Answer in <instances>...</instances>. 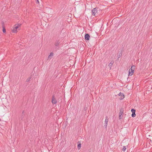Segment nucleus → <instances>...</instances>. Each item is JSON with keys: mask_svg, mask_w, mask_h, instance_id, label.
<instances>
[{"mask_svg": "<svg viewBox=\"0 0 152 152\" xmlns=\"http://www.w3.org/2000/svg\"><path fill=\"white\" fill-rule=\"evenodd\" d=\"M118 95L119 96H122L123 97H121L120 98V99L121 100L123 99L124 97V95L123 94V93H122L121 92H120L118 94Z\"/></svg>", "mask_w": 152, "mask_h": 152, "instance_id": "obj_8", "label": "nucleus"}, {"mask_svg": "<svg viewBox=\"0 0 152 152\" xmlns=\"http://www.w3.org/2000/svg\"><path fill=\"white\" fill-rule=\"evenodd\" d=\"M123 113L124 109L123 108H121L119 114H121V115H122L123 114Z\"/></svg>", "mask_w": 152, "mask_h": 152, "instance_id": "obj_9", "label": "nucleus"}, {"mask_svg": "<svg viewBox=\"0 0 152 152\" xmlns=\"http://www.w3.org/2000/svg\"><path fill=\"white\" fill-rule=\"evenodd\" d=\"M126 149V146H124L123 147V148L122 149V150L124 151H125Z\"/></svg>", "mask_w": 152, "mask_h": 152, "instance_id": "obj_16", "label": "nucleus"}, {"mask_svg": "<svg viewBox=\"0 0 152 152\" xmlns=\"http://www.w3.org/2000/svg\"><path fill=\"white\" fill-rule=\"evenodd\" d=\"M122 115H121V114H119V119H121L122 118V117L121 116Z\"/></svg>", "mask_w": 152, "mask_h": 152, "instance_id": "obj_21", "label": "nucleus"}, {"mask_svg": "<svg viewBox=\"0 0 152 152\" xmlns=\"http://www.w3.org/2000/svg\"><path fill=\"white\" fill-rule=\"evenodd\" d=\"M36 3L37 4H39V1L38 0H37L36 1Z\"/></svg>", "mask_w": 152, "mask_h": 152, "instance_id": "obj_24", "label": "nucleus"}, {"mask_svg": "<svg viewBox=\"0 0 152 152\" xmlns=\"http://www.w3.org/2000/svg\"><path fill=\"white\" fill-rule=\"evenodd\" d=\"M98 8L96 7L94 8L91 10V13L94 16H98Z\"/></svg>", "mask_w": 152, "mask_h": 152, "instance_id": "obj_2", "label": "nucleus"}, {"mask_svg": "<svg viewBox=\"0 0 152 152\" xmlns=\"http://www.w3.org/2000/svg\"><path fill=\"white\" fill-rule=\"evenodd\" d=\"M12 32L13 33H16L17 32V29H15L14 28H13V29L12 30Z\"/></svg>", "mask_w": 152, "mask_h": 152, "instance_id": "obj_13", "label": "nucleus"}, {"mask_svg": "<svg viewBox=\"0 0 152 152\" xmlns=\"http://www.w3.org/2000/svg\"><path fill=\"white\" fill-rule=\"evenodd\" d=\"M31 79V77H28V78L27 80H26V81L27 82H29L30 80V79Z\"/></svg>", "mask_w": 152, "mask_h": 152, "instance_id": "obj_20", "label": "nucleus"}, {"mask_svg": "<svg viewBox=\"0 0 152 152\" xmlns=\"http://www.w3.org/2000/svg\"><path fill=\"white\" fill-rule=\"evenodd\" d=\"M90 36L88 34H86L85 35V38L86 40H88L90 39Z\"/></svg>", "mask_w": 152, "mask_h": 152, "instance_id": "obj_5", "label": "nucleus"}, {"mask_svg": "<svg viewBox=\"0 0 152 152\" xmlns=\"http://www.w3.org/2000/svg\"><path fill=\"white\" fill-rule=\"evenodd\" d=\"M61 42V39L56 40L54 43L55 48L56 50L58 48L60 43Z\"/></svg>", "mask_w": 152, "mask_h": 152, "instance_id": "obj_1", "label": "nucleus"}, {"mask_svg": "<svg viewBox=\"0 0 152 152\" xmlns=\"http://www.w3.org/2000/svg\"><path fill=\"white\" fill-rule=\"evenodd\" d=\"M53 52H51L50 53V55L49 56L48 60H50L53 57Z\"/></svg>", "mask_w": 152, "mask_h": 152, "instance_id": "obj_7", "label": "nucleus"}, {"mask_svg": "<svg viewBox=\"0 0 152 152\" xmlns=\"http://www.w3.org/2000/svg\"><path fill=\"white\" fill-rule=\"evenodd\" d=\"M135 67V66L133 65L131 66V69H132L133 70H134Z\"/></svg>", "mask_w": 152, "mask_h": 152, "instance_id": "obj_19", "label": "nucleus"}, {"mask_svg": "<svg viewBox=\"0 0 152 152\" xmlns=\"http://www.w3.org/2000/svg\"><path fill=\"white\" fill-rule=\"evenodd\" d=\"M131 111L132 112V113H135L136 110L135 109H131Z\"/></svg>", "mask_w": 152, "mask_h": 152, "instance_id": "obj_18", "label": "nucleus"}, {"mask_svg": "<svg viewBox=\"0 0 152 152\" xmlns=\"http://www.w3.org/2000/svg\"><path fill=\"white\" fill-rule=\"evenodd\" d=\"M79 142H77V148L79 150L81 148V144L79 143Z\"/></svg>", "mask_w": 152, "mask_h": 152, "instance_id": "obj_11", "label": "nucleus"}, {"mask_svg": "<svg viewBox=\"0 0 152 152\" xmlns=\"http://www.w3.org/2000/svg\"><path fill=\"white\" fill-rule=\"evenodd\" d=\"M113 61H111L108 65L110 67V69L111 68V67L112 66L113 64Z\"/></svg>", "mask_w": 152, "mask_h": 152, "instance_id": "obj_12", "label": "nucleus"}, {"mask_svg": "<svg viewBox=\"0 0 152 152\" xmlns=\"http://www.w3.org/2000/svg\"><path fill=\"white\" fill-rule=\"evenodd\" d=\"M122 56V54L121 53H119L118 56V58H120L121 56Z\"/></svg>", "mask_w": 152, "mask_h": 152, "instance_id": "obj_22", "label": "nucleus"}, {"mask_svg": "<svg viewBox=\"0 0 152 152\" xmlns=\"http://www.w3.org/2000/svg\"><path fill=\"white\" fill-rule=\"evenodd\" d=\"M2 27H3L2 31H3V32L4 33H5L6 32V30L5 29L4 27V26H3Z\"/></svg>", "mask_w": 152, "mask_h": 152, "instance_id": "obj_14", "label": "nucleus"}, {"mask_svg": "<svg viewBox=\"0 0 152 152\" xmlns=\"http://www.w3.org/2000/svg\"><path fill=\"white\" fill-rule=\"evenodd\" d=\"M20 25L21 24H16L14 26V28H15V29H17L19 28V26H20Z\"/></svg>", "mask_w": 152, "mask_h": 152, "instance_id": "obj_10", "label": "nucleus"}, {"mask_svg": "<svg viewBox=\"0 0 152 152\" xmlns=\"http://www.w3.org/2000/svg\"><path fill=\"white\" fill-rule=\"evenodd\" d=\"M134 72V70L132 69H130L129 70V76H131Z\"/></svg>", "mask_w": 152, "mask_h": 152, "instance_id": "obj_4", "label": "nucleus"}, {"mask_svg": "<svg viewBox=\"0 0 152 152\" xmlns=\"http://www.w3.org/2000/svg\"><path fill=\"white\" fill-rule=\"evenodd\" d=\"M108 119H107V116H106V118H105V123H108Z\"/></svg>", "mask_w": 152, "mask_h": 152, "instance_id": "obj_15", "label": "nucleus"}, {"mask_svg": "<svg viewBox=\"0 0 152 152\" xmlns=\"http://www.w3.org/2000/svg\"><path fill=\"white\" fill-rule=\"evenodd\" d=\"M24 110H23L22 112L21 115L19 117V120H23V118L24 117Z\"/></svg>", "mask_w": 152, "mask_h": 152, "instance_id": "obj_6", "label": "nucleus"}, {"mask_svg": "<svg viewBox=\"0 0 152 152\" xmlns=\"http://www.w3.org/2000/svg\"><path fill=\"white\" fill-rule=\"evenodd\" d=\"M52 102L53 104H56L57 102V101L55 97V96L54 95L52 96Z\"/></svg>", "mask_w": 152, "mask_h": 152, "instance_id": "obj_3", "label": "nucleus"}, {"mask_svg": "<svg viewBox=\"0 0 152 152\" xmlns=\"http://www.w3.org/2000/svg\"><path fill=\"white\" fill-rule=\"evenodd\" d=\"M136 114L135 113H133L132 114V117H134L136 116Z\"/></svg>", "mask_w": 152, "mask_h": 152, "instance_id": "obj_17", "label": "nucleus"}, {"mask_svg": "<svg viewBox=\"0 0 152 152\" xmlns=\"http://www.w3.org/2000/svg\"><path fill=\"white\" fill-rule=\"evenodd\" d=\"M105 123V124L104 126L105 127V128H106L107 126V123Z\"/></svg>", "mask_w": 152, "mask_h": 152, "instance_id": "obj_23", "label": "nucleus"}]
</instances>
